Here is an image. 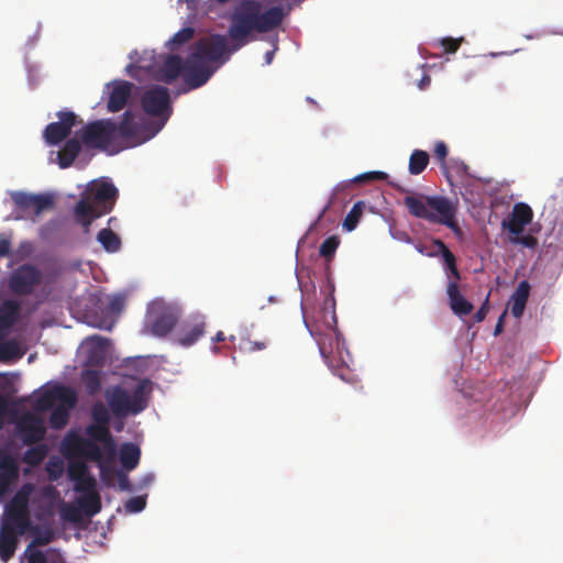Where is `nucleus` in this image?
Segmentation results:
<instances>
[{"mask_svg": "<svg viewBox=\"0 0 563 563\" xmlns=\"http://www.w3.org/2000/svg\"><path fill=\"white\" fill-rule=\"evenodd\" d=\"M34 490L32 483L23 484L4 507L0 527V560L4 563L14 555L19 538L31 528L30 498Z\"/></svg>", "mask_w": 563, "mask_h": 563, "instance_id": "1", "label": "nucleus"}, {"mask_svg": "<svg viewBox=\"0 0 563 563\" xmlns=\"http://www.w3.org/2000/svg\"><path fill=\"white\" fill-rule=\"evenodd\" d=\"M284 16L280 7H272L262 12V4L258 1L241 0L232 11L229 36L244 44L253 31L267 33L278 27Z\"/></svg>", "mask_w": 563, "mask_h": 563, "instance_id": "2", "label": "nucleus"}, {"mask_svg": "<svg viewBox=\"0 0 563 563\" xmlns=\"http://www.w3.org/2000/svg\"><path fill=\"white\" fill-rule=\"evenodd\" d=\"M228 43L224 35L213 34L202 37L194 44L192 52L186 58L185 91L203 86L213 75L216 68L210 63L221 60L227 53Z\"/></svg>", "mask_w": 563, "mask_h": 563, "instance_id": "3", "label": "nucleus"}, {"mask_svg": "<svg viewBox=\"0 0 563 563\" xmlns=\"http://www.w3.org/2000/svg\"><path fill=\"white\" fill-rule=\"evenodd\" d=\"M117 197L118 189L112 183H91L74 208L77 222L88 232L93 220L112 211Z\"/></svg>", "mask_w": 563, "mask_h": 563, "instance_id": "4", "label": "nucleus"}, {"mask_svg": "<svg viewBox=\"0 0 563 563\" xmlns=\"http://www.w3.org/2000/svg\"><path fill=\"white\" fill-rule=\"evenodd\" d=\"M404 203L410 214L448 227L455 235L462 234V229L456 222V209L452 202L442 196L415 197L406 196Z\"/></svg>", "mask_w": 563, "mask_h": 563, "instance_id": "5", "label": "nucleus"}, {"mask_svg": "<svg viewBox=\"0 0 563 563\" xmlns=\"http://www.w3.org/2000/svg\"><path fill=\"white\" fill-rule=\"evenodd\" d=\"M49 424L54 429L64 428L69 419V410L77 404L76 391L65 385H55L44 390L35 400V408L41 411L52 409Z\"/></svg>", "mask_w": 563, "mask_h": 563, "instance_id": "6", "label": "nucleus"}, {"mask_svg": "<svg viewBox=\"0 0 563 563\" xmlns=\"http://www.w3.org/2000/svg\"><path fill=\"white\" fill-rule=\"evenodd\" d=\"M80 141L88 148L117 154L124 148L115 136L114 121L100 119L87 123L80 132Z\"/></svg>", "mask_w": 563, "mask_h": 563, "instance_id": "7", "label": "nucleus"}, {"mask_svg": "<svg viewBox=\"0 0 563 563\" xmlns=\"http://www.w3.org/2000/svg\"><path fill=\"white\" fill-rule=\"evenodd\" d=\"M303 321L310 334L317 341L319 351L324 361L330 364L332 357L335 355L341 357V350L343 347L342 335L338 330L336 324H322L319 320L311 322L308 317L307 302L302 303Z\"/></svg>", "mask_w": 563, "mask_h": 563, "instance_id": "8", "label": "nucleus"}, {"mask_svg": "<svg viewBox=\"0 0 563 563\" xmlns=\"http://www.w3.org/2000/svg\"><path fill=\"white\" fill-rule=\"evenodd\" d=\"M179 319V311L173 305L164 300H154L148 305L144 332L156 338H165L169 334Z\"/></svg>", "mask_w": 563, "mask_h": 563, "instance_id": "9", "label": "nucleus"}, {"mask_svg": "<svg viewBox=\"0 0 563 563\" xmlns=\"http://www.w3.org/2000/svg\"><path fill=\"white\" fill-rule=\"evenodd\" d=\"M145 384L146 380L141 382L131 395L122 387H114L107 391L106 397L112 413L115 417L124 418L142 412L147 406Z\"/></svg>", "mask_w": 563, "mask_h": 563, "instance_id": "10", "label": "nucleus"}, {"mask_svg": "<svg viewBox=\"0 0 563 563\" xmlns=\"http://www.w3.org/2000/svg\"><path fill=\"white\" fill-rule=\"evenodd\" d=\"M11 199L14 203L13 219L15 220L35 221L43 211L54 206L52 196L45 194L14 191L11 194Z\"/></svg>", "mask_w": 563, "mask_h": 563, "instance_id": "11", "label": "nucleus"}, {"mask_svg": "<svg viewBox=\"0 0 563 563\" xmlns=\"http://www.w3.org/2000/svg\"><path fill=\"white\" fill-rule=\"evenodd\" d=\"M27 532H32L34 536L24 552L27 563H66L63 555L56 550L47 552L35 550V548L45 547L54 540V532L51 528H40L31 522Z\"/></svg>", "mask_w": 563, "mask_h": 563, "instance_id": "12", "label": "nucleus"}, {"mask_svg": "<svg viewBox=\"0 0 563 563\" xmlns=\"http://www.w3.org/2000/svg\"><path fill=\"white\" fill-rule=\"evenodd\" d=\"M42 272L32 264H23L15 268L9 277V288L18 296L31 295L41 285Z\"/></svg>", "mask_w": 563, "mask_h": 563, "instance_id": "13", "label": "nucleus"}, {"mask_svg": "<svg viewBox=\"0 0 563 563\" xmlns=\"http://www.w3.org/2000/svg\"><path fill=\"white\" fill-rule=\"evenodd\" d=\"M143 110L152 115L163 119V124L172 114L170 96L166 87L154 86L146 90L141 99Z\"/></svg>", "mask_w": 563, "mask_h": 563, "instance_id": "14", "label": "nucleus"}, {"mask_svg": "<svg viewBox=\"0 0 563 563\" xmlns=\"http://www.w3.org/2000/svg\"><path fill=\"white\" fill-rule=\"evenodd\" d=\"M115 136L122 146L137 145L143 143L146 137L141 136L142 126L135 120V115L131 111L123 113L119 124L114 122Z\"/></svg>", "mask_w": 563, "mask_h": 563, "instance_id": "15", "label": "nucleus"}, {"mask_svg": "<svg viewBox=\"0 0 563 563\" xmlns=\"http://www.w3.org/2000/svg\"><path fill=\"white\" fill-rule=\"evenodd\" d=\"M16 430L22 441L26 445H32L42 441L46 429L43 420L31 412L24 413L16 422Z\"/></svg>", "mask_w": 563, "mask_h": 563, "instance_id": "16", "label": "nucleus"}, {"mask_svg": "<svg viewBox=\"0 0 563 563\" xmlns=\"http://www.w3.org/2000/svg\"><path fill=\"white\" fill-rule=\"evenodd\" d=\"M58 122H52L44 130V139L49 145H57L65 140L76 124V114L71 111H58Z\"/></svg>", "mask_w": 563, "mask_h": 563, "instance_id": "17", "label": "nucleus"}, {"mask_svg": "<svg viewBox=\"0 0 563 563\" xmlns=\"http://www.w3.org/2000/svg\"><path fill=\"white\" fill-rule=\"evenodd\" d=\"M532 219L533 211L531 207L525 202H517L501 225L510 234L520 235L525 231L526 225L532 222Z\"/></svg>", "mask_w": 563, "mask_h": 563, "instance_id": "18", "label": "nucleus"}, {"mask_svg": "<svg viewBox=\"0 0 563 563\" xmlns=\"http://www.w3.org/2000/svg\"><path fill=\"white\" fill-rule=\"evenodd\" d=\"M64 445L69 452L77 456L97 463L102 461V450L98 443H95L92 440L73 435L65 439Z\"/></svg>", "mask_w": 563, "mask_h": 563, "instance_id": "19", "label": "nucleus"}, {"mask_svg": "<svg viewBox=\"0 0 563 563\" xmlns=\"http://www.w3.org/2000/svg\"><path fill=\"white\" fill-rule=\"evenodd\" d=\"M334 286L332 284L328 285V292L324 296L322 306L318 311H316L312 316L308 312V317L311 322L319 320V323L322 324H336V314H335V298H334ZM307 302L308 310L312 302L310 301V297H303L301 300V305Z\"/></svg>", "mask_w": 563, "mask_h": 563, "instance_id": "20", "label": "nucleus"}, {"mask_svg": "<svg viewBox=\"0 0 563 563\" xmlns=\"http://www.w3.org/2000/svg\"><path fill=\"white\" fill-rule=\"evenodd\" d=\"M132 88L133 84L125 80L112 82V89L107 103L108 111L119 112L122 110L131 96Z\"/></svg>", "mask_w": 563, "mask_h": 563, "instance_id": "21", "label": "nucleus"}, {"mask_svg": "<svg viewBox=\"0 0 563 563\" xmlns=\"http://www.w3.org/2000/svg\"><path fill=\"white\" fill-rule=\"evenodd\" d=\"M181 74L186 82V60L183 62L178 55H168L159 68L158 79L165 84H172Z\"/></svg>", "mask_w": 563, "mask_h": 563, "instance_id": "22", "label": "nucleus"}, {"mask_svg": "<svg viewBox=\"0 0 563 563\" xmlns=\"http://www.w3.org/2000/svg\"><path fill=\"white\" fill-rule=\"evenodd\" d=\"M206 330L203 318L196 317L183 325L181 332L177 336V342L181 346H190L196 343Z\"/></svg>", "mask_w": 563, "mask_h": 563, "instance_id": "23", "label": "nucleus"}, {"mask_svg": "<svg viewBox=\"0 0 563 563\" xmlns=\"http://www.w3.org/2000/svg\"><path fill=\"white\" fill-rule=\"evenodd\" d=\"M21 306L18 301L8 299L0 306V340L20 318Z\"/></svg>", "mask_w": 563, "mask_h": 563, "instance_id": "24", "label": "nucleus"}, {"mask_svg": "<svg viewBox=\"0 0 563 563\" xmlns=\"http://www.w3.org/2000/svg\"><path fill=\"white\" fill-rule=\"evenodd\" d=\"M86 434L89 437V440H92L95 443L100 442L103 444L104 450L113 455L115 452V443L113 437L110 432L109 426L91 423L86 428Z\"/></svg>", "mask_w": 563, "mask_h": 563, "instance_id": "25", "label": "nucleus"}, {"mask_svg": "<svg viewBox=\"0 0 563 563\" xmlns=\"http://www.w3.org/2000/svg\"><path fill=\"white\" fill-rule=\"evenodd\" d=\"M446 294L450 301V308L456 316H467L473 311V305L461 295L456 282L448 283Z\"/></svg>", "mask_w": 563, "mask_h": 563, "instance_id": "26", "label": "nucleus"}, {"mask_svg": "<svg viewBox=\"0 0 563 563\" xmlns=\"http://www.w3.org/2000/svg\"><path fill=\"white\" fill-rule=\"evenodd\" d=\"M530 292V284L527 280L519 283L515 292L510 298V310L515 318H520L523 314Z\"/></svg>", "mask_w": 563, "mask_h": 563, "instance_id": "27", "label": "nucleus"}, {"mask_svg": "<svg viewBox=\"0 0 563 563\" xmlns=\"http://www.w3.org/2000/svg\"><path fill=\"white\" fill-rule=\"evenodd\" d=\"M81 151L80 141L77 139H69L64 144L63 148L58 152V165L60 168H68L73 165L74 161Z\"/></svg>", "mask_w": 563, "mask_h": 563, "instance_id": "28", "label": "nucleus"}, {"mask_svg": "<svg viewBox=\"0 0 563 563\" xmlns=\"http://www.w3.org/2000/svg\"><path fill=\"white\" fill-rule=\"evenodd\" d=\"M140 457L141 450L137 445L133 443H125L122 445L120 461L125 470H134L139 465Z\"/></svg>", "mask_w": 563, "mask_h": 563, "instance_id": "29", "label": "nucleus"}, {"mask_svg": "<svg viewBox=\"0 0 563 563\" xmlns=\"http://www.w3.org/2000/svg\"><path fill=\"white\" fill-rule=\"evenodd\" d=\"M87 342L91 344L88 362L91 364H100L104 358L108 340L99 335H92L87 339Z\"/></svg>", "mask_w": 563, "mask_h": 563, "instance_id": "30", "label": "nucleus"}, {"mask_svg": "<svg viewBox=\"0 0 563 563\" xmlns=\"http://www.w3.org/2000/svg\"><path fill=\"white\" fill-rule=\"evenodd\" d=\"M20 468L18 461L10 454H3L0 457V475L14 483L18 481Z\"/></svg>", "mask_w": 563, "mask_h": 563, "instance_id": "31", "label": "nucleus"}, {"mask_svg": "<svg viewBox=\"0 0 563 563\" xmlns=\"http://www.w3.org/2000/svg\"><path fill=\"white\" fill-rule=\"evenodd\" d=\"M78 505L86 516L92 517L101 510V498L97 492L82 495L78 499Z\"/></svg>", "mask_w": 563, "mask_h": 563, "instance_id": "32", "label": "nucleus"}, {"mask_svg": "<svg viewBox=\"0 0 563 563\" xmlns=\"http://www.w3.org/2000/svg\"><path fill=\"white\" fill-rule=\"evenodd\" d=\"M23 351L16 340H0V361L10 362L13 360L21 358Z\"/></svg>", "mask_w": 563, "mask_h": 563, "instance_id": "33", "label": "nucleus"}, {"mask_svg": "<svg viewBox=\"0 0 563 563\" xmlns=\"http://www.w3.org/2000/svg\"><path fill=\"white\" fill-rule=\"evenodd\" d=\"M97 240L101 243L107 252H118L121 247L120 238L111 229H102L97 235Z\"/></svg>", "mask_w": 563, "mask_h": 563, "instance_id": "34", "label": "nucleus"}, {"mask_svg": "<svg viewBox=\"0 0 563 563\" xmlns=\"http://www.w3.org/2000/svg\"><path fill=\"white\" fill-rule=\"evenodd\" d=\"M429 164V154L422 150H415L409 157V173L411 175L421 174Z\"/></svg>", "mask_w": 563, "mask_h": 563, "instance_id": "35", "label": "nucleus"}, {"mask_svg": "<svg viewBox=\"0 0 563 563\" xmlns=\"http://www.w3.org/2000/svg\"><path fill=\"white\" fill-rule=\"evenodd\" d=\"M48 449L45 444L27 449L23 454V462L32 467L40 465L46 457Z\"/></svg>", "mask_w": 563, "mask_h": 563, "instance_id": "36", "label": "nucleus"}, {"mask_svg": "<svg viewBox=\"0 0 563 563\" xmlns=\"http://www.w3.org/2000/svg\"><path fill=\"white\" fill-rule=\"evenodd\" d=\"M365 208L364 201H357L353 205L350 212L346 214L344 221H343V228L347 231H353L363 213V210Z\"/></svg>", "mask_w": 563, "mask_h": 563, "instance_id": "37", "label": "nucleus"}, {"mask_svg": "<svg viewBox=\"0 0 563 563\" xmlns=\"http://www.w3.org/2000/svg\"><path fill=\"white\" fill-rule=\"evenodd\" d=\"M82 382L89 395L97 394L101 388V379L97 371L88 369L84 372Z\"/></svg>", "mask_w": 563, "mask_h": 563, "instance_id": "38", "label": "nucleus"}, {"mask_svg": "<svg viewBox=\"0 0 563 563\" xmlns=\"http://www.w3.org/2000/svg\"><path fill=\"white\" fill-rule=\"evenodd\" d=\"M340 245V239L338 235H331L327 238L320 245L319 254L323 256L328 262H330L338 247Z\"/></svg>", "mask_w": 563, "mask_h": 563, "instance_id": "39", "label": "nucleus"}, {"mask_svg": "<svg viewBox=\"0 0 563 563\" xmlns=\"http://www.w3.org/2000/svg\"><path fill=\"white\" fill-rule=\"evenodd\" d=\"M432 243L437 247V252H432V253H430V255L434 256L438 253H441L446 268L456 264V258H455L454 254L449 250V247L444 244V242L435 239V240H433Z\"/></svg>", "mask_w": 563, "mask_h": 563, "instance_id": "40", "label": "nucleus"}, {"mask_svg": "<svg viewBox=\"0 0 563 563\" xmlns=\"http://www.w3.org/2000/svg\"><path fill=\"white\" fill-rule=\"evenodd\" d=\"M88 466L82 461L69 462L67 468V475L70 481L75 482L76 479H80L81 477L88 475Z\"/></svg>", "mask_w": 563, "mask_h": 563, "instance_id": "41", "label": "nucleus"}, {"mask_svg": "<svg viewBox=\"0 0 563 563\" xmlns=\"http://www.w3.org/2000/svg\"><path fill=\"white\" fill-rule=\"evenodd\" d=\"M91 417L93 423L106 424L109 426L110 422V413L107 407L102 402H97L92 406Z\"/></svg>", "mask_w": 563, "mask_h": 563, "instance_id": "42", "label": "nucleus"}, {"mask_svg": "<svg viewBox=\"0 0 563 563\" xmlns=\"http://www.w3.org/2000/svg\"><path fill=\"white\" fill-rule=\"evenodd\" d=\"M74 489L84 495L91 494L96 490V479L89 474L75 481Z\"/></svg>", "mask_w": 563, "mask_h": 563, "instance_id": "43", "label": "nucleus"}, {"mask_svg": "<svg viewBox=\"0 0 563 563\" xmlns=\"http://www.w3.org/2000/svg\"><path fill=\"white\" fill-rule=\"evenodd\" d=\"M194 33L195 31L192 27H184L174 34V36L168 41V44L172 48L183 45L192 38Z\"/></svg>", "mask_w": 563, "mask_h": 563, "instance_id": "44", "label": "nucleus"}, {"mask_svg": "<svg viewBox=\"0 0 563 563\" xmlns=\"http://www.w3.org/2000/svg\"><path fill=\"white\" fill-rule=\"evenodd\" d=\"M46 472L51 481H57L64 472V463L58 457H52L46 463Z\"/></svg>", "mask_w": 563, "mask_h": 563, "instance_id": "45", "label": "nucleus"}, {"mask_svg": "<svg viewBox=\"0 0 563 563\" xmlns=\"http://www.w3.org/2000/svg\"><path fill=\"white\" fill-rule=\"evenodd\" d=\"M146 506V497L145 496H135L130 498L124 508L128 512L135 514L142 511Z\"/></svg>", "mask_w": 563, "mask_h": 563, "instance_id": "46", "label": "nucleus"}, {"mask_svg": "<svg viewBox=\"0 0 563 563\" xmlns=\"http://www.w3.org/2000/svg\"><path fill=\"white\" fill-rule=\"evenodd\" d=\"M462 42H463V37H461V38L444 37L440 41V44H441L444 53L453 54L460 48Z\"/></svg>", "mask_w": 563, "mask_h": 563, "instance_id": "47", "label": "nucleus"}, {"mask_svg": "<svg viewBox=\"0 0 563 563\" xmlns=\"http://www.w3.org/2000/svg\"><path fill=\"white\" fill-rule=\"evenodd\" d=\"M510 242L512 244H520L522 246H526V247H529V249H533L537 246L538 244V240L537 238H534L533 235L531 234H527V235H514L511 239H510Z\"/></svg>", "mask_w": 563, "mask_h": 563, "instance_id": "48", "label": "nucleus"}, {"mask_svg": "<svg viewBox=\"0 0 563 563\" xmlns=\"http://www.w3.org/2000/svg\"><path fill=\"white\" fill-rule=\"evenodd\" d=\"M124 306V298L122 296H114L110 299L107 305V311L113 314H118L122 311Z\"/></svg>", "mask_w": 563, "mask_h": 563, "instance_id": "49", "label": "nucleus"}, {"mask_svg": "<svg viewBox=\"0 0 563 563\" xmlns=\"http://www.w3.org/2000/svg\"><path fill=\"white\" fill-rule=\"evenodd\" d=\"M62 517L70 522H77L80 520V510L74 506H66L62 509Z\"/></svg>", "mask_w": 563, "mask_h": 563, "instance_id": "50", "label": "nucleus"}, {"mask_svg": "<svg viewBox=\"0 0 563 563\" xmlns=\"http://www.w3.org/2000/svg\"><path fill=\"white\" fill-rule=\"evenodd\" d=\"M449 153V148L446 144L442 141L437 142L434 147V156L440 162L441 165L445 164V159Z\"/></svg>", "mask_w": 563, "mask_h": 563, "instance_id": "51", "label": "nucleus"}, {"mask_svg": "<svg viewBox=\"0 0 563 563\" xmlns=\"http://www.w3.org/2000/svg\"><path fill=\"white\" fill-rule=\"evenodd\" d=\"M388 175L384 172H369L364 173L357 177H355V181H364V180H385Z\"/></svg>", "mask_w": 563, "mask_h": 563, "instance_id": "52", "label": "nucleus"}, {"mask_svg": "<svg viewBox=\"0 0 563 563\" xmlns=\"http://www.w3.org/2000/svg\"><path fill=\"white\" fill-rule=\"evenodd\" d=\"M488 302L489 299L487 296L481 308L473 316L475 322H482L486 318L489 310Z\"/></svg>", "mask_w": 563, "mask_h": 563, "instance_id": "53", "label": "nucleus"}, {"mask_svg": "<svg viewBox=\"0 0 563 563\" xmlns=\"http://www.w3.org/2000/svg\"><path fill=\"white\" fill-rule=\"evenodd\" d=\"M268 345V341L267 340H264V341H252V340H249L246 342V347L245 350L247 352H256V351H262V350H265Z\"/></svg>", "mask_w": 563, "mask_h": 563, "instance_id": "54", "label": "nucleus"}, {"mask_svg": "<svg viewBox=\"0 0 563 563\" xmlns=\"http://www.w3.org/2000/svg\"><path fill=\"white\" fill-rule=\"evenodd\" d=\"M118 486H119L120 490H123V492L132 490V485L130 483V478L123 472L118 473Z\"/></svg>", "mask_w": 563, "mask_h": 563, "instance_id": "55", "label": "nucleus"}, {"mask_svg": "<svg viewBox=\"0 0 563 563\" xmlns=\"http://www.w3.org/2000/svg\"><path fill=\"white\" fill-rule=\"evenodd\" d=\"M8 409H9V402H8L7 398L4 396L0 395V429H2V427H3V420L8 413Z\"/></svg>", "mask_w": 563, "mask_h": 563, "instance_id": "56", "label": "nucleus"}, {"mask_svg": "<svg viewBox=\"0 0 563 563\" xmlns=\"http://www.w3.org/2000/svg\"><path fill=\"white\" fill-rule=\"evenodd\" d=\"M11 242L5 238H0V257L10 255Z\"/></svg>", "mask_w": 563, "mask_h": 563, "instance_id": "57", "label": "nucleus"}, {"mask_svg": "<svg viewBox=\"0 0 563 563\" xmlns=\"http://www.w3.org/2000/svg\"><path fill=\"white\" fill-rule=\"evenodd\" d=\"M13 483L0 475V497L7 494Z\"/></svg>", "mask_w": 563, "mask_h": 563, "instance_id": "58", "label": "nucleus"}, {"mask_svg": "<svg viewBox=\"0 0 563 563\" xmlns=\"http://www.w3.org/2000/svg\"><path fill=\"white\" fill-rule=\"evenodd\" d=\"M448 271L451 273V275L454 277V280L453 282H456L461 279V274L457 269V266L456 264H454L453 266H450L448 267Z\"/></svg>", "mask_w": 563, "mask_h": 563, "instance_id": "59", "label": "nucleus"}, {"mask_svg": "<svg viewBox=\"0 0 563 563\" xmlns=\"http://www.w3.org/2000/svg\"><path fill=\"white\" fill-rule=\"evenodd\" d=\"M431 78L429 75H424L421 80L419 81V88L424 89L430 85Z\"/></svg>", "mask_w": 563, "mask_h": 563, "instance_id": "60", "label": "nucleus"}, {"mask_svg": "<svg viewBox=\"0 0 563 563\" xmlns=\"http://www.w3.org/2000/svg\"><path fill=\"white\" fill-rule=\"evenodd\" d=\"M93 325H95V327H97V328H100V329L109 330V331H110V330L112 329V327H113V324H112V323H110V324H106V321H100V322H98V323H95Z\"/></svg>", "mask_w": 563, "mask_h": 563, "instance_id": "61", "label": "nucleus"}, {"mask_svg": "<svg viewBox=\"0 0 563 563\" xmlns=\"http://www.w3.org/2000/svg\"><path fill=\"white\" fill-rule=\"evenodd\" d=\"M224 340H225V336L222 331L217 332V334L212 338L213 342H223Z\"/></svg>", "mask_w": 563, "mask_h": 563, "instance_id": "62", "label": "nucleus"}, {"mask_svg": "<svg viewBox=\"0 0 563 563\" xmlns=\"http://www.w3.org/2000/svg\"><path fill=\"white\" fill-rule=\"evenodd\" d=\"M503 317H504V316H501V317L499 318V320H498V322H497V324H496V327H495V334H496V335H497V334H499V333L503 331V328H504V324H503Z\"/></svg>", "mask_w": 563, "mask_h": 563, "instance_id": "63", "label": "nucleus"}, {"mask_svg": "<svg viewBox=\"0 0 563 563\" xmlns=\"http://www.w3.org/2000/svg\"><path fill=\"white\" fill-rule=\"evenodd\" d=\"M274 54H275L274 51L266 52V54H265V62H266V64H271L272 63Z\"/></svg>", "mask_w": 563, "mask_h": 563, "instance_id": "64", "label": "nucleus"}]
</instances>
